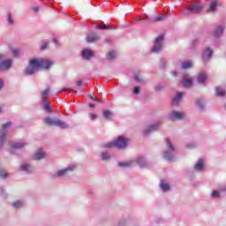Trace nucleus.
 <instances>
[{"mask_svg": "<svg viewBox=\"0 0 226 226\" xmlns=\"http://www.w3.org/2000/svg\"><path fill=\"white\" fill-rule=\"evenodd\" d=\"M222 33H223V27L218 26L214 33V36H220Z\"/></svg>", "mask_w": 226, "mask_h": 226, "instance_id": "b1692460", "label": "nucleus"}, {"mask_svg": "<svg viewBox=\"0 0 226 226\" xmlns=\"http://www.w3.org/2000/svg\"><path fill=\"white\" fill-rule=\"evenodd\" d=\"M54 64V62L45 58H34L30 60L28 66L26 69V75H33L34 72H38L40 68H45L49 70L50 66Z\"/></svg>", "mask_w": 226, "mask_h": 226, "instance_id": "f257e3e1", "label": "nucleus"}, {"mask_svg": "<svg viewBox=\"0 0 226 226\" xmlns=\"http://www.w3.org/2000/svg\"><path fill=\"white\" fill-rule=\"evenodd\" d=\"M3 58V55H0V59H2Z\"/></svg>", "mask_w": 226, "mask_h": 226, "instance_id": "052dcab7", "label": "nucleus"}, {"mask_svg": "<svg viewBox=\"0 0 226 226\" xmlns=\"http://www.w3.org/2000/svg\"><path fill=\"white\" fill-rule=\"evenodd\" d=\"M107 59H116V51H109L107 55Z\"/></svg>", "mask_w": 226, "mask_h": 226, "instance_id": "bb28decb", "label": "nucleus"}, {"mask_svg": "<svg viewBox=\"0 0 226 226\" xmlns=\"http://www.w3.org/2000/svg\"><path fill=\"white\" fill-rule=\"evenodd\" d=\"M102 160H110V154H109L107 153H103V154H102Z\"/></svg>", "mask_w": 226, "mask_h": 226, "instance_id": "72a5a7b5", "label": "nucleus"}, {"mask_svg": "<svg viewBox=\"0 0 226 226\" xmlns=\"http://www.w3.org/2000/svg\"><path fill=\"white\" fill-rule=\"evenodd\" d=\"M29 169H31V165L29 164H23L20 166V170H26V172H29Z\"/></svg>", "mask_w": 226, "mask_h": 226, "instance_id": "c756f323", "label": "nucleus"}, {"mask_svg": "<svg viewBox=\"0 0 226 226\" xmlns=\"http://www.w3.org/2000/svg\"><path fill=\"white\" fill-rule=\"evenodd\" d=\"M74 88H69V87H64L62 88L61 90H58V93H64V91H73Z\"/></svg>", "mask_w": 226, "mask_h": 226, "instance_id": "ea45409f", "label": "nucleus"}, {"mask_svg": "<svg viewBox=\"0 0 226 226\" xmlns=\"http://www.w3.org/2000/svg\"><path fill=\"white\" fill-rule=\"evenodd\" d=\"M97 40H100V37L98 35H87V43H93L94 41H97Z\"/></svg>", "mask_w": 226, "mask_h": 226, "instance_id": "2eb2a0df", "label": "nucleus"}, {"mask_svg": "<svg viewBox=\"0 0 226 226\" xmlns=\"http://www.w3.org/2000/svg\"><path fill=\"white\" fill-rule=\"evenodd\" d=\"M134 80L140 81V78L139 76H134Z\"/></svg>", "mask_w": 226, "mask_h": 226, "instance_id": "864d4df0", "label": "nucleus"}, {"mask_svg": "<svg viewBox=\"0 0 226 226\" xmlns=\"http://www.w3.org/2000/svg\"><path fill=\"white\" fill-rule=\"evenodd\" d=\"M75 170V166L68 167L66 169H64V170L58 171L57 176L63 177V176L68 174V172H72V170Z\"/></svg>", "mask_w": 226, "mask_h": 226, "instance_id": "1a4fd4ad", "label": "nucleus"}, {"mask_svg": "<svg viewBox=\"0 0 226 226\" xmlns=\"http://www.w3.org/2000/svg\"><path fill=\"white\" fill-rule=\"evenodd\" d=\"M172 74L174 77H177V75L175 72H173Z\"/></svg>", "mask_w": 226, "mask_h": 226, "instance_id": "4d7b16f0", "label": "nucleus"}, {"mask_svg": "<svg viewBox=\"0 0 226 226\" xmlns=\"http://www.w3.org/2000/svg\"><path fill=\"white\" fill-rule=\"evenodd\" d=\"M47 47H49V42L45 41L41 45V50H45V49H47Z\"/></svg>", "mask_w": 226, "mask_h": 226, "instance_id": "c03bdc74", "label": "nucleus"}, {"mask_svg": "<svg viewBox=\"0 0 226 226\" xmlns=\"http://www.w3.org/2000/svg\"><path fill=\"white\" fill-rule=\"evenodd\" d=\"M55 43L57 44V41L54 40Z\"/></svg>", "mask_w": 226, "mask_h": 226, "instance_id": "bf43d9fd", "label": "nucleus"}, {"mask_svg": "<svg viewBox=\"0 0 226 226\" xmlns=\"http://www.w3.org/2000/svg\"><path fill=\"white\" fill-rule=\"evenodd\" d=\"M89 117L91 119V121H95L96 117H98V116L94 113H89Z\"/></svg>", "mask_w": 226, "mask_h": 226, "instance_id": "58836bf2", "label": "nucleus"}, {"mask_svg": "<svg viewBox=\"0 0 226 226\" xmlns=\"http://www.w3.org/2000/svg\"><path fill=\"white\" fill-rule=\"evenodd\" d=\"M44 123L48 126H57L58 128H61L62 130H65L66 128H70V124H66V122L52 117H47L44 118Z\"/></svg>", "mask_w": 226, "mask_h": 226, "instance_id": "f03ea898", "label": "nucleus"}, {"mask_svg": "<svg viewBox=\"0 0 226 226\" xmlns=\"http://www.w3.org/2000/svg\"><path fill=\"white\" fill-rule=\"evenodd\" d=\"M163 41V35H159L154 41V48L152 49L153 53L160 52L162 50V42Z\"/></svg>", "mask_w": 226, "mask_h": 226, "instance_id": "39448f33", "label": "nucleus"}, {"mask_svg": "<svg viewBox=\"0 0 226 226\" xmlns=\"http://www.w3.org/2000/svg\"><path fill=\"white\" fill-rule=\"evenodd\" d=\"M7 20H8V23L12 25L13 24V16H11V13H8L7 14Z\"/></svg>", "mask_w": 226, "mask_h": 226, "instance_id": "7c9ffc66", "label": "nucleus"}, {"mask_svg": "<svg viewBox=\"0 0 226 226\" xmlns=\"http://www.w3.org/2000/svg\"><path fill=\"white\" fill-rule=\"evenodd\" d=\"M128 142H130L129 139L119 136L117 140L106 144L104 147H117V149H124L126 146H128Z\"/></svg>", "mask_w": 226, "mask_h": 226, "instance_id": "7ed1b4c3", "label": "nucleus"}, {"mask_svg": "<svg viewBox=\"0 0 226 226\" xmlns=\"http://www.w3.org/2000/svg\"><path fill=\"white\" fill-rule=\"evenodd\" d=\"M13 207H16V209H19L20 207H22V202L21 201H16L14 203H12Z\"/></svg>", "mask_w": 226, "mask_h": 226, "instance_id": "2f4dec72", "label": "nucleus"}, {"mask_svg": "<svg viewBox=\"0 0 226 226\" xmlns=\"http://www.w3.org/2000/svg\"><path fill=\"white\" fill-rule=\"evenodd\" d=\"M2 110H1V108H0V112H1Z\"/></svg>", "mask_w": 226, "mask_h": 226, "instance_id": "680f3d73", "label": "nucleus"}, {"mask_svg": "<svg viewBox=\"0 0 226 226\" xmlns=\"http://www.w3.org/2000/svg\"><path fill=\"white\" fill-rule=\"evenodd\" d=\"M204 10V6L201 4H192L188 9L184 11V15H190L192 13H200Z\"/></svg>", "mask_w": 226, "mask_h": 226, "instance_id": "20e7f679", "label": "nucleus"}, {"mask_svg": "<svg viewBox=\"0 0 226 226\" xmlns=\"http://www.w3.org/2000/svg\"><path fill=\"white\" fill-rule=\"evenodd\" d=\"M196 103H197V105H199L200 107H203V105H202V101L200 100V99H197L196 100Z\"/></svg>", "mask_w": 226, "mask_h": 226, "instance_id": "de8ad7c7", "label": "nucleus"}, {"mask_svg": "<svg viewBox=\"0 0 226 226\" xmlns=\"http://www.w3.org/2000/svg\"><path fill=\"white\" fill-rule=\"evenodd\" d=\"M183 94H185V93L178 92L177 95L173 98L174 103H177V105H178L179 100H181V96H183Z\"/></svg>", "mask_w": 226, "mask_h": 226, "instance_id": "a211bd4d", "label": "nucleus"}, {"mask_svg": "<svg viewBox=\"0 0 226 226\" xmlns=\"http://www.w3.org/2000/svg\"><path fill=\"white\" fill-rule=\"evenodd\" d=\"M193 66V64H192L191 61H185L182 63V68H184V70H186L188 68H192Z\"/></svg>", "mask_w": 226, "mask_h": 226, "instance_id": "412c9836", "label": "nucleus"}, {"mask_svg": "<svg viewBox=\"0 0 226 226\" xmlns=\"http://www.w3.org/2000/svg\"><path fill=\"white\" fill-rule=\"evenodd\" d=\"M162 124L161 123H157L155 124L148 125L147 130L145 131V135L147 133H151V132H156V128Z\"/></svg>", "mask_w": 226, "mask_h": 226, "instance_id": "9d476101", "label": "nucleus"}, {"mask_svg": "<svg viewBox=\"0 0 226 226\" xmlns=\"http://www.w3.org/2000/svg\"><path fill=\"white\" fill-rule=\"evenodd\" d=\"M25 146H26V144L16 143L15 145H13V147H15L16 149H20L21 147H24Z\"/></svg>", "mask_w": 226, "mask_h": 226, "instance_id": "4c0bfd02", "label": "nucleus"}, {"mask_svg": "<svg viewBox=\"0 0 226 226\" xmlns=\"http://www.w3.org/2000/svg\"><path fill=\"white\" fill-rule=\"evenodd\" d=\"M137 163H139V165H140V167H146V161H144V158H142V157H139L137 159Z\"/></svg>", "mask_w": 226, "mask_h": 226, "instance_id": "cd10ccee", "label": "nucleus"}, {"mask_svg": "<svg viewBox=\"0 0 226 226\" xmlns=\"http://www.w3.org/2000/svg\"><path fill=\"white\" fill-rule=\"evenodd\" d=\"M194 169L196 170H202V169H204V161L202 159H200L194 166Z\"/></svg>", "mask_w": 226, "mask_h": 226, "instance_id": "f3484780", "label": "nucleus"}, {"mask_svg": "<svg viewBox=\"0 0 226 226\" xmlns=\"http://www.w3.org/2000/svg\"><path fill=\"white\" fill-rule=\"evenodd\" d=\"M77 86H79V87H82L84 89V86H82V80H78L76 82Z\"/></svg>", "mask_w": 226, "mask_h": 226, "instance_id": "09e8293b", "label": "nucleus"}, {"mask_svg": "<svg viewBox=\"0 0 226 226\" xmlns=\"http://www.w3.org/2000/svg\"><path fill=\"white\" fill-rule=\"evenodd\" d=\"M11 52H12L14 57H17L19 56V54H20V51L17 49H12Z\"/></svg>", "mask_w": 226, "mask_h": 226, "instance_id": "f704fd0d", "label": "nucleus"}, {"mask_svg": "<svg viewBox=\"0 0 226 226\" xmlns=\"http://www.w3.org/2000/svg\"><path fill=\"white\" fill-rule=\"evenodd\" d=\"M90 99L94 101V100H96V97H94V95H93V94H90Z\"/></svg>", "mask_w": 226, "mask_h": 226, "instance_id": "5fc2aeb1", "label": "nucleus"}, {"mask_svg": "<svg viewBox=\"0 0 226 226\" xmlns=\"http://www.w3.org/2000/svg\"><path fill=\"white\" fill-rule=\"evenodd\" d=\"M11 68V61L10 59L4 60L0 63V70H9Z\"/></svg>", "mask_w": 226, "mask_h": 226, "instance_id": "6e6552de", "label": "nucleus"}, {"mask_svg": "<svg viewBox=\"0 0 226 226\" xmlns=\"http://www.w3.org/2000/svg\"><path fill=\"white\" fill-rule=\"evenodd\" d=\"M183 86L184 87H192L193 86V79L188 74L183 77Z\"/></svg>", "mask_w": 226, "mask_h": 226, "instance_id": "423d86ee", "label": "nucleus"}, {"mask_svg": "<svg viewBox=\"0 0 226 226\" xmlns=\"http://www.w3.org/2000/svg\"><path fill=\"white\" fill-rule=\"evenodd\" d=\"M165 19V16H159L154 19V22H160Z\"/></svg>", "mask_w": 226, "mask_h": 226, "instance_id": "37998d69", "label": "nucleus"}, {"mask_svg": "<svg viewBox=\"0 0 226 226\" xmlns=\"http://www.w3.org/2000/svg\"><path fill=\"white\" fill-rule=\"evenodd\" d=\"M50 89L47 88L46 90H44L41 94V98L42 100H45L47 98H49V93Z\"/></svg>", "mask_w": 226, "mask_h": 226, "instance_id": "c85d7f7f", "label": "nucleus"}, {"mask_svg": "<svg viewBox=\"0 0 226 226\" xmlns=\"http://www.w3.org/2000/svg\"><path fill=\"white\" fill-rule=\"evenodd\" d=\"M211 56H213V50L207 48L204 52L203 60L209 61V59L211 58Z\"/></svg>", "mask_w": 226, "mask_h": 226, "instance_id": "9b49d317", "label": "nucleus"}, {"mask_svg": "<svg viewBox=\"0 0 226 226\" xmlns=\"http://www.w3.org/2000/svg\"><path fill=\"white\" fill-rule=\"evenodd\" d=\"M44 110H47L48 112H52V108L50 107L49 102H44Z\"/></svg>", "mask_w": 226, "mask_h": 226, "instance_id": "a878e982", "label": "nucleus"}, {"mask_svg": "<svg viewBox=\"0 0 226 226\" xmlns=\"http://www.w3.org/2000/svg\"><path fill=\"white\" fill-rule=\"evenodd\" d=\"M88 105H89V107H91V109H94L96 107V105L93 104V103H89Z\"/></svg>", "mask_w": 226, "mask_h": 226, "instance_id": "3c124183", "label": "nucleus"}, {"mask_svg": "<svg viewBox=\"0 0 226 226\" xmlns=\"http://www.w3.org/2000/svg\"><path fill=\"white\" fill-rule=\"evenodd\" d=\"M226 91L221 87H215V94L216 96H225Z\"/></svg>", "mask_w": 226, "mask_h": 226, "instance_id": "4468645a", "label": "nucleus"}, {"mask_svg": "<svg viewBox=\"0 0 226 226\" xmlns=\"http://www.w3.org/2000/svg\"><path fill=\"white\" fill-rule=\"evenodd\" d=\"M6 140V132L4 131L0 132V144H3Z\"/></svg>", "mask_w": 226, "mask_h": 226, "instance_id": "393cba45", "label": "nucleus"}, {"mask_svg": "<svg viewBox=\"0 0 226 226\" xmlns=\"http://www.w3.org/2000/svg\"><path fill=\"white\" fill-rule=\"evenodd\" d=\"M212 197H220V192L214 191L213 193H212Z\"/></svg>", "mask_w": 226, "mask_h": 226, "instance_id": "49530a36", "label": "nucleus"}, {"mask_svg": "<svg viewBox=\"0 0 226 226\" xmlns=\"http://www.w3.org/2000/svg\"><path fill=\"white\" fill-rule=\"evenodd\" d=\"M133 92L135 93V94H139V93H140V87H135Z\"/></svg>", "mask_w": 226, "mask_h": 226, "instance_id": "a18cd8bd", "label": "nucleus"}, {"mask_svg": "<svg viewBox=\"0 0 226 226\" xmlns=\"http://www.w3.org/2000/svg\"><path fill=\"white\" fill-rule=\"evenodd\" d=\"M216 6H218V3L216 1H213L211 4H210V8H209V11H216Z\"/></svg>", "mask_w": 226, "mask_h": 226, "instance_id": "4be33fe9", "label": "nucleus"}, {"mask_svg": "<svg viewBox=\"0 0 226 226\" xmlns=\"http://www.w3.org/2000/svg\"><path fill=\"white\" fill-rule=\"evenodd\" d=\"M167 146H168V148L170 149V151H174V145H172V143L170 142V140H167Z\"/></svg>", "mask_w": 226, "mask_h": 226, "instance_id": "473e14b6", "label": "nucleus"}, {"mask_svg": "<svg viewBox=\"0 0 226 226\" xmlns=\"http://www.w3.org/2000/svg\"><path fill=\"white\" fill-rule=\"evenodd\" d=\"M45 156V152L42 149H40L34 156V160H41Z\"/></svg>", "mask_w": 226, "mask_h": 226, "instance_id": "f8f14e48", "label": "nucleus"}, {"mask_svg": "<svg viewBox=\"0 0 226 226\" xmlns=\"http://www.w3.org/2000/svg\"><path fill=\"white\" fill-rule=\"evenodd\" d=\"M206 79H207V75H206V73H200L198 75L199 84H204V82H206Z\"/></svg>", "mask_w": 226, "mask_h": 226, "instance_id": "dca6fc26", "label": "nucleus"}, {"mask_svg": "<svg viewBox=\"0 0 226 226\" xmlns=\"http://www.w3.org/2000/svg\"><path fill=\"white\" fill-rule=\"evenodd\" d=\"M82 54H83L84 59H91V57H93V51L89 49H84Z\"/></svg>", "mask_w": 226, "mask_h": 226, "instance_id": "ddd939ff", "label": "nucleus"}, {"mask_svg": "<svg viewBox=\"0 0 226 226\" xmlns=\"http://www.w3.org/2000/svg\"><path fill=\"white\" fill-rule=\"evenodd\" d=\"M132 165V162H119L118 166L119 167H130Z\"/></svg>", "mask_w": 226, "mask_h": 226, "instance_id": "e433bc0d", "label": "nucleus"}, {"mask_svg": "<svg viewBox=\"0 0 226 226\" xmlns=\"http://www.w3.org/2000/svg\"><path fill=\"white\" fill-rule=\"evenodd\" d=\"M0 89H3V80L0 79Z\"/></svg>", "mask_w": 226, "mask_h": 226, "instance_id": "6e6d98bb", "label": "nucleus"}, {"mask_svg": "<svg viewBox=\"0 0 226 226\" xmlns=\"http://www.w3.org/2000/svg\"><path fill=\"white\" fill-rule=\"evenodd\" d=\"M161 188L162 190H163V192H169V190H170V185H169V184L162 182Z\"/></svg>", "mask_w": 226, "mask_h": 226, "instance_id": "5701e85b", "label": "nucleus"}, {"mask_svg": "<svg viewBox=\"0 0 226 226\" xmlns=\"http://www.w3.org/2000/svg\"><path fill=\"white\" fill-rule=\"evenodd\" d=\"M164 158H166V160L170 161V160H173L174 156L171 155V154H169V152H166V153L164 154Z\"/></svg>", "mask_w": 226, "mask_h": 226, "instance_id": "c9c22d12", "label": "nucleus"}, {"mask_svg": "<svg viewBox=\"0 0 226 226\" xmlns=\"http://www.w3.org/2000/svg\"><path fill=\"white\" fill-rule=\"evenodd\" d=\"M170 117L171 119H177V121H181L185 117V113H181L179 111H172L170 114Z\"/></svg>", "mask_w": 226, "mask_h": 226, "instance_id": "0eeeda50", "label": "nucleus"}, {"mask_svg": "<svg viewBox=\"0 0 226 226\" xmlns=\"http://www.w3.org/2000/svg\"><path fill=\"white\" fill-rule=\"evenodd\" d=\"M0 176L4 177V179H6V177H8V173L4 171H0Z\"/></svg>", "mask_w": 226, "mask_h": 226, "instance_id": "79ce46f5", "label": "nucleus"}, {"mask_svg": "<svg viewBox=\"0 0 226 226\" xmlns=\"http://www.w3.org/2000/svg\"><path fill=\"white\" fill-rule=\"evenodd\" d=\"M140 20H142L141 19H138V22H140Z\"/></svg>", "mask_w": 226, "mask_h": 226, "instance_id": "13d9d810", "label": "nucleus"}, {"mask_svg": "<svg viewBox=\"0 0 226 226\" xmlns=\"http://www.w3.org/2000/svg\"><path fill=\"white\" fill-rule=\"evenodd\" d=\"M11 122H7L3 124L4 130H6V128H11Z\"/></svg>", "mask_w": 226, "mask_h": 226, "instance_id": "a19ab883", "label": "nucleus"}, {"mask_svg": "<svg viewBox=\"0 0 226 226\" xmlns=\"http://www.w3.org/2000/svg\"><path fill=\"white\" fill-rule=\"evenodd\" d=\"M33 11H39V10H40V7H33Z\"/></svg>", "mask_w": 226, "mask_h": 226, "instance_id": "8fccbe9b", "label": "nucleus"}, {"mask_svg": "<svg viewBox=\"0 0 226 226\" xmlns=\"http://www.w3.org/2000/svg\"><path fill=\"white\" fill-rule=\"evenodd\" d=\"M94 102H98L99 103H103V102L98 98H95Z\"/></svg>", "mask_w": 226, "mask_h": 226, "instance_id": "603ef678", "label": "nucleus"}, {"mask_svg": "<svg viewBox=\"0 0 226 226\" xmlns=\"http://www.w3.org/2000/svg\"><path fill=\"white\" fill-rule=\"evenodd\" d=\"M97 29H103V30H109V29H114L111 25H97L96 26Z\"/></svg>", "mask_w": 226, "mask_h": 226, "instance_id": "aec40b11", "label": "nucleus"}, {"mask_svg": "<svg viewBox=\"0 0 226 226\" xmlns=\"http://www.w3.org/2000/svg\"><path fill=\"white\" fill-rule=\"evenodd\" d=\"M103 117L110 121L112 119V112L110 110H104L102 112Z\"/></svg>", "mask_w": 226, "mask_h": 226, "instance_id": "6ab92c4d", "label": "nucleus"}]
</instances>
